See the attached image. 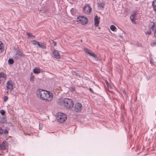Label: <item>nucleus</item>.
<instances>
[{
	"label": "nucleus",
	"mask_w": 156,
	"mask_h": 156,
	"mask_svg": "<svg viewBox=\"0 0 156 156\" xmlns=\"http://www.w3.org/2000/svg\"><path fill=\"white\" fill-rule=\"evenodd\" d=\"M6 88L8 90L6 93H7L9 91L11 92L13 90V82L12 80H9L6 82Z\"/></svg>",
	"instance_id": "nucleus-7"
},
{
	"label": "nucleus",
	"mask_w": 156,
	"mask_h": 156,
	"mask_svg": "<svg viewBox=\"0 0 156 156\" xmlns=\"http://www.w3.org/2000/svg\"><path fill=\"white\" fill-rule=\"evenodd\" d=\"M83 49L86 53L87 54L90 55L91 53L90 51L86 48H84Z\"/></svg>",
	"instance_id": "nucleus-21"
},
{
	"label": "nucleus",
	"mask_w": 156,
	"mask_h": 156,
	"mask_svg": "<svg viewBox=\"0 0 156 156\" xmlns=\"http://www.w3.org/2000/svg\"><path fill=\"white\" fill-rule=\"evenodd\" d=\"M37 45L39 47L43 49H45L46 48V44L44 43L38 42V43H37Z\"/></svg>",
	"instance_id": "nucleus-13"
},
{
	"label": "nucleus",
	"mask_w": 156,
	"mask_h": 156,
	"mask_svg": "<svg viewBox=\"0 0 156 156\" xmlns=\"http://www.w3.org/2000/svg\"><path fill=\"white\" fill-rule=\"evenodd\" d=\"M53 54L55 57L57 59L60 58V55L58 51L55 49H54L53 52Z\"/></svg>",
	"instance_id": "nucleus-11"
},
{
	"label": "nucleus",
	"mask_w": 156,
	"mask_h": 156,
	"mask_svg": "<svg viewBox=\"0 0 156 156\" xmlns=\"http://www.w3.org/2000/svg\"><path fill=\"white\" fill-rule=\"evenodd\" d=\"M156 61V58H154V59L153 58H151V63L153 64L154 65H156V62H155L154 61Z\"/></svg>",
	"instance_id": "nucleus-22"
},
{
	"label": "nucleus",
	"mask_w": 156,
	"mask_h": 156,
	"mask_svg": "<svg viewBox=\"0 0 156 156\" xmlns=\"http://www.w3.org/2000/svg\"><path fill=\"white\" fill-rule=\"evenodd\" d=\"M2 77L4 78H6V75L3 73H0V78H2Z\"/></svg>",
	"instance_id": "nucleus-23"
},
{
	"label": "nucleus",
	"mask_w": 156,
	"mask_h": 156,
	"mask_svg": "<svg viewBox=\"0 0 156 156\" xmlns=\"http://www.w3.org/2000/svg\"><path fill=\"white\" fill-rule=\"evenodd\" d=\"M73 74L74 75H76L77 76H80L79 74L77 73H76V72H73Z\"/></svg>",
	"instance_id": "nucleus-34"
},
{
	"label": "nucleus",
	"mask_w": 156,
	"mask_h": 156,
	"mask_svg": "<svg viewBox=\"0 0 156 156\" xmlns=\"http://www.w3.org/2000/svg\"><path fill=\"white\" fill-rule=\"evenodd\" d=\"M0 113L2 115H4L5 114V111L3 110H1L0 111Z\"/></svg>",
	"instance_id": "nucleus-31"
},
{
	"label": "nucleus",
	"mask_w": 156,
	"mask_h": 156,
	"mask_svg": "<svg viewBox=\"0 0 156 156\" xmlns=\"http://www.w3.org/2000/svg\"><path fill=\"white\" fill-rule=\"evenodd\" d=\"M8 63L9 64L12 65L13 64L14 61L12 58H9L8 60Z\"/></svg>",
	"instance_id": "nucleus-24"
},
{
	"label": "nucleus",
	"mask_w": 156,
	"mask_h": 156,
	"mask_svg": "<svg viewBox=\"0 0 156 156\" xmlns=\"http://www.w3.org/2000/svg\"><path fill=\"white\" fill-rule=\"evenodd\" d=\"M45 96V97L44 100L45 101H50L53 98L52 94L48 91H46Z\"/></svg>",
	"instance_id": "nucleus-6"
},
{
	"label": "nucleus",
	"mask_w": 156,
	"mask_h": 156,
	"mask_svg": "<svg viewBox=\"0 0 156 156\" xmlns=\"http://www.w3.org/2000/svg\"><path fill=\"white\" fill-rule=\"evenodd\" d=\"M90 91H91L92 92V89L91 88H90Z\"/></svg>",
	"instance_id": "nucleus-40"
},
{
	"label": "nucleus",
	"mask_w": 156,
	"mask_h": 156,
	"mask_svg": "<svg viewBox=\"0 0 156 156\" xmlns=\"http://www.w3.org/2000/svg\"><path fill=\"white\" fill-rule=\"evenodd\" d=\"M7 147V143L5 141H3L2 144L0 145V148L2 150L6 149Z\"/></svg>",
	"instance_id": "nucleus-12"
},
{
	"label": "nucleus",
	"mask_w": 156,
	"mask_h": 156,
	"mask_svg": "<svg viewBox=\"0 0 156 156\" xmlns=\"http://www.w3.org/2000/svg\"><path fill=\"white\" fill-rule=\"evenodd\" d=\"M77 20V22L80 23L83 25L86 24L88 22V20L87 18L84 16H78Z\"/></svg>",
	"instance_id": "nucleus-5"
},
{
	"label": "nucleus",
	"mask_w": 156,
	"mask_h": 156,
	"mask_svg": "<svg viewBox=\"0 0 156 156\" xmlns=\"http://www.w3.org/2000/svg\"><path fill=\"white\" fill-rule=\"evenodd\" d=\"M33 72L35 73H39L40 72V69L38 67H36L34 69Z\"/></svg>",
	"instance_id": "nucleus-18"
},
{
	"label": "nucleus",
	"mask_w": 156,
	"mask_h": 156,
	"mask_svg": "<svg viewBox=\"0 0 156 156\" xmlns=\"http://www.w3.org/2000/svg\"><path fill=\"white\" fill-rule=\"evenodd\" d=\"M94 25L96 27H98L99 23L98 17L96 16L94 18Z\"/></svg>",
	"instance_id": "nucleus-14"
},
{
	"label": "nucleus",
	"mask_w": 156,
	"mask_h": 156,
	"mask_svg": "<svg viewBox=\"0 0 156 156\" xmlns=\"http://www.w3.org/2000/svg\"><path fill=\"white\" fill-rule=\"evenodd\" d=\"M136 13L135 12L134 13L131 15L130 16V19L132 22L133 24H136Z\"/></svg>",
	"instance_id": "nucleus-10"
},
{
	"label": "nucleus",
	"mask_w": 156,
	"mask_h": 156,
	"mask_svg": "<svg viewBox=\"0 0 156 156\" xmlns=\"http://www.w3.org/2000/svg\"><path fill=\"white\" fill-rule=\"evenodd\" d=\"M151 28L153 30L156 26V24L154 22H151Z\"/></svg>",
	"instance_id": "nucleus-19"
},
{
	"label": "nucleus",
	"mask_w": 156,
	"mask_h": 156,
	"mask_svg": "<svg viewBox=\"0 0 156 156\" xmlns=\"http://www.w3.org/2000/svg\"><path fill=\"white\" fill-rule=\"evenodd\" d=\"M22 55V53L20 52H18L14 55V57L16 59H17L18 58L21 57Z\"/></svg>",
	"instance_id": "nucleus-15"
},
{
	"label": "nucleus",
	"mask_w": 156,
	"mask_h": 156,
	"mask_svg": "<svg viewBox=\"0 0 156 156\" xmlns=\"http://www.w3.org/2000/svg\"><path fill=\"white\" fill-rule=\"evenodd\" d=\"M107 85L108 87H109L110 88H112V86L109 84L107 81H106Z\"/></svg>",
	"instance_id": "nucleus-36"
},
{
	"label": "nucleus",
	"mask_w": 156,
	"mask_h": 156,
	"mask_svg": "<svg viewBox=\"0 0 156 156\" xmlns=\"http://www.w3.org/2000/svg\"><path fill=\"white\" fill-rule=\"evenodd\" d=\"M151 45L152 47H154L156 45V41L153 42L151 43Z\"/></svg>",
	"instance_id": "nucleus-35"
},
{
	"label": "nucleus",
	"mask_w": 156,
	"mask_h": 156,
	"mask_svg": "<svg viewBox=\"0 0 156 156\" xmlns=\"http://www.w3.org/2000/svg\"><path fill=\"white\" fill-rule=\"evenodd\" d=\"M90 55L94 57L96 60H98V57H97V56L96 54H94V53L91 52L90 54Z\"/></svg>",
	"instance_id": "nucleus-20"
},
{
	"label": "nucleus",
	"mask_w": 156,
	"mask_h": 156,
	"mask_svg": "<svg viewBox=\"0 0 156 156\" xmlns=\"http://www.w3.org/2000/svg\"><path fill=\"white\" fill-rule=\"evenodd\" d=\"M110 29L112 31H115L116 29V27L114 25H112L110 26Z\"/></svg>",
	"instance_id": "nucleus-25"
},
{
	"label": "nucleus",
	"mask_w": 156,
	"mask_h": 156,
	"mask_svg": "<svg viewBox=\"0 0 156 156\" xmlns=\"http://www.w3.org/2000/svg\"><path fill=\"white\" fill-rule=\"evenodd\" d=\"M3 130L1 127H0V134H2L3 133Z\"/></svg>",
	"instance_id": "nucleus-37"
},
{
	"label": "nucleus",
	"mask_w": 156,
	"mask_h": 156,
	"mask_svg": "<svg viewBox=\"0 0 156 156\" xmlns=\"http://www.w3.org/2000/svg\"><path fill=\"white\" fill-rule=\"evenodd\" d=\"M4 50V45L2 42L0 41V53H2Z\"/></svg>",
	"instance_id": "nucleus-17"
},
{
	"label": "nucleus",
	"mask_w": 156,
	"mask_h": 156,
	"mask_svg": "<svg viewBox=\"0 0 156 156\" xmlns=\"http://www.w3.org/2000/svg\"><path fill=\"white\" fill-rule=\"evenodd\" d=\"M8 99V97L7 96H5L3 98V101L5 102H6Z\"/></svg>",
	"instance_id": "nucleus-28"
},
{
	"label": "nucleus",
	"mask_w": 156,
	"mask_h": 156,
	"mask_svg": "<svg viewBox=\"0 0 156 156\" xmlns=\"http://www.w3.org/2000/svg\"><path fill=\"white\" fill-rule=\"evenodd\" d=\"M152 6L154 10L156 12V0H154L152 3Z\"/></svg>",
	"instance_id": "nucleus-16"
},
{
	"label": "nucleus",
	"mask_w": 156,
	"mask_h": 156,
	"mask_svg": "<svg viewBox=\"0 0 156 156\" xmlns=\"http://www.w3.org/2000/svg\"><path fill=\"white\" fill-rule=\"evenodd\" d=\"M32 74V73H31V77H30V80L31 81H33L34 80V76H33Z\"/></svg>",
	"instance_id": "nucleus-30"
},
{
	"label": "nucleus",
	"mask_w": 156,
	"mask_h": 156,
	"mask_svg": "<svg viewBox=\"0 0 156 156\" xmlns=\"http://www.w3.org/2000/svg\"><path fill=\"white\" fill-rule=\"evenodd\" d=\"M31 41L34 45L37 44V43H38V42L35 40H32Z\"/></svg>",
	"instance_id": "nucleus-29"
},
{
	"label": "nucleus",
	"mask_w": 156,
	"mask_h": 156,
	"mask_svg": "<svg viewBox=\"0 0 156 156\" xmlns=\"http://www.w3.org/2000/svg\"><path fill=\"white\" fill-rule=\"evenodd\" d=\"M82 104L80 103H77L75 105L74 110L76 112H79L82 110Z\"/></svg>",
	"instance_id": "nucleus-9"
},
{
	"label": "nucleus",
	"mask_w": 156,
	"mask_h": 156,
	"mask_svg": "<svg viewBox=\"0 0 156 156\" xmlns=\"http://www.w3.org/2000/svg\"><path fill=\"white\" fill-rule=\"evenodd\" d=\"M46 90L41 89H38L36 92L37 96L41 99L44 100Z\"/></svg>",
	"instance_id": "nucleus-3"
},
{
	"label": "nucleus",
	"mask_w": 156,
	"mask_h": 156,
	"mask_svg": "<svg viewBox=\"0 0 156 156\" xmlns=\"http://www.w3.org/2000/svg\"><path fill=\"white\" fill-rule=\"evenodd\" d=\"M91 10L89 4L85 5L83 8V11L85 14H87L89 13Z\"/></svg>",
	"instance_id": "nucleus-8"
},
{
	"label": "nucleus",
	"mask_w": 156,
	"mask_h": 156,
	"mask_svg": "<svg viewBox=\"0 0 156 156\" xmlns=\"http://www.w3.org/2000/svg\"><path fill=\"white\" fill-rule=\"evenodd\" d=\"M5 134H6V136L7 135V134L8 133V131L7 129H5L4 131V132Z\"/></svg>",
	"instance_id": "nucleus-38"
},
{
	"label": "nucleus",
	"mask_w": 156,
	"mask_h": 156,
	"mask_svg": "<svg viewBox=\"0 0 156 156\" xmlns=\"http://www.w3.org/2000/svg\"><path fill=\"white\" fill-rule=\"evenodd\" d=\"M66 115L64 114L61 112H58L57 114L56 119L59 122H62L66 119Z\"/></svg>",
	"instance_id": "nucleus-2"
},
{
	"label": "nucleus",
	"mask_w": 156,
	"mask_h": 156,
	"mask_svg": "<svg viewBox=\"0 0 156 156\" xmlns=\"http://www.w3.org/2000/svg\"><path fill=\"white\" fill-rule=\"evenodd\" d=\"M1 83V81L0 80V83Z\"/></svg>",
	"instance_id": "nucleus-41"
},
{
	"label": "nucleus",
	"mask_w": 156,
	"mask_h": 156,
	"mask_svg": "<svg viewBox=\"0 0 156 156\" xmlns=\"http://www.w3.org/2000/svg\"><path fill=\"white\" fill-rule=\"evenodd\" d=\"M46 90L41 89H38L36 92L37 96L41 99L44 100Z\"/></svg>",
	"instance_id": "nucleus-4"
},
{
	"label": "nucleus",
	"mask_w": 156,
	"mask_h": 156,
	"mask_svg": "<svg viewBox=\"0 0 156 156\" xmlns=\"http://www.w3.org/2000/svg\"><path fill=\"white\" fill-rule=\"evenodd\" d=\"M151 31L150 30H149L148 31L145 32V34L146 35H147V34L150 35V34H151Z\"/></svg>",
	"instance_id": "nucleus-32"
},
{
	"label": "nucleus",
	"mask_w": 156,
	"mask_h": 156,
	"mask_svg": "<svg viewBox=\"0 0 156 156\" xmlns=\"http://www.w3.org/2000/svg\"><path fill=\"white\" fill-rule=\"evenodd\" d=\"M53 43L54 44V46H56V43L55 41H53Z\"/></svg>",
	"instance_id": "nucleus-39"
},
{
	"label": "nucleus",
	"mask_w": 156,
	"mask_h": 156,
	"mask_svg": "<svg viewBox=\"0 0 156 156\" xmlns=\"http://www.w3.org/2000/svg\"><path fill=\"white\" fill-rule=\"evenodd\" d=\"M6 121L5 119L4 118H2L0 119V122L2 123L5 122Z\"/></svg>",
	"instance_id": "nucleus-27"
},
{
	"label": "nucleus",
	"mask_w": 156,
	"mask_h": 156,
	"mask_svg": "<svg viewBox=\"0 0 156 156\" xmlns=\"http://www.w3.org/2000/svg\"><path fill=\"white\" fill-rule=\"evenodd\" d=\"M60 102L61 104L67 109H71L73 106V102L70 99L65 98L61 100Z\"/></svg>",
	"instance_id": "nucleus-1"
},
{
	"label": "nucleus",
	"mask_w": 156,
	"mask_h": 156,
	"mask_svg": "<svg viewBox=\"0 0 156 156\" xmlns=\"http://www.w3.org/2000/svg\"><path fill=\"white\" fill-rule=\"evenodd\" d=\"M98 8L101 9H102L103 8V6L101 4H98Z\"/></svg>",
	"instance_id": "nucleus-33"
},
{
	"label": "nucleus",
	"mask_w": 156,
	"mask_h": 156,
	"mask_svg": "<svg viewBox=\"0 0 156 156\" xmlns=\"http://www.w3.org/2000/svg\"><path fill=\"white\" fill-rule=\"evenodd\" d=\"M27 35L29 37V38L30 37H34V36L31 33H27Z\"/></svg>",
	"instance_id": "nucleus-26"
}]
</instances>
